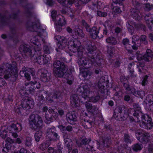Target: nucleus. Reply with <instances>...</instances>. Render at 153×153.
<instances>
[{
    "mask_svg": "<svg viewBox=\"0 0 153 153\" xmlns=\"http://www.w3.org/2000/svg\"><path fill=\"white\" fill-rule=\"evenodd\" d=\"M85 48L88 51V58L83 57L79 59L78 63L80 69H87L91 67L93 65H97L99 66H101L104 61L99 57H97L95 59L96 53L95 51L96 50V47L92 45L91 42L89 41L85 46Z\"/></svg>",
    "mask_w": 153,
    "mask_h": 153,
    "instance_id": "f257e3e1",
    "label": "nucleus"
},
{
    "mask_svg": "<svg viewBox=\"0 0 153 153\" xmlns=\"http://www.w3.org/2000/svg\"><path fill=\"white\" fill-rule=\"evenodd\" d=\"M105 82V77H101L98 82L95 86L96 89L98 91L97 92L98 95L94 96L90 98L89 97V94L92 93V91H90L91 86L85 85L79 87L77 89V92L82 97V99H81V102L83 103L87 102L88 99L89 100L90 102H97L100 99V97L99 96L100 94H104L105 93L104 83Z\"/></svg>",
    "mask_w": 153,
    "mask_h": 153,
    "instance_id": "f03ea898",
    "label": "nucleus"
},
{
    "mask_svg": "<svg viewBox=\"0 0 153 153\" xmlns=\"http://www.w3.org/2000/svg\"><path fill=\"white\" fill-rule=\"evenodd\" d=\"M17 73L16 63L13 62L11 65L7 63L5 65V68L3 67H0V76L4 74V78L7 79L10 77H16ZM7 83L3 78H0V87L6 85Z\"/></svg>",
    "mask_w": 153,
    "mask_h": 153,
    "instance_id": "7ed1b4c3",
    "label": "nucleus"
},
{
    "mask_svg": "<svg viewBox=\"0 0 153 153\" xmlns=\"http://www.w3.org/2000/svg\"><path fill=\"white\" fill-rule=\"evenodd\" d=\"M53 73L56 77L62 78L64 76L66 72L67 66L63 62L58 60L55 61L53 64Z\"/></svg>",
    "mask_w": 153,
    "mask_h": 153,
    "instance_id": "20e7f679",
    "label": "nucleus"
},
{
    "mask_svg": "<svg viewBox=\"0 0 153 153\" xmlns=\"http://www.w3.org/2000/svg\"><path fill=\"white\" fill-rule=\"evenodd\" d=\"M29 121L32 129L36 130L42 128L43 120L41 117L38 114H31L29 117Z\"/></svg>",
    "mask_w": 153,
    "mask_h": 153,
    "instance_id": "39448f33",
    "label": "nucleus"
},
{
    "mask_svg": "<svg viewBox=\"0 0 153 153\" xmlns=\"http://www.w3.org/2000/svg\"><path fill=\"white\" fill-rule=\"evenodd\" d=\"M132 3L134 8L132 7L131 9L130 15L135 20H140L142 19V16L139 9L141 8V6L136 0H132Z\"/></svg>",
    "mask_w": 153,
    "mask_h": 153,
    "instance_id": "423d86ee",
    "label": "nucleus"
},
{
    "mask_svg": "<svg viewBox=\"0 0 153 153\" xmlns=\"http://www.w3.org/2000/svg\"><path fill=\"white\" fill-rule=\"evenodd\" d=\"M35 53L33 57L36 60L37 62L41 65L45 64L49 61V59L46 55H41L40 48L39 47H36L34 50Z\"/></svg>",
    "mask_w": 153,
    "mask_h": 153,
    "instance_id": "0eeeda50",
    "label": "nucleus"
},
{
    "mask_svg": "<svg viewBox=\"0 0 153 153\" xmlns=\"http://www.w3.org/2000/svg\"><path fill=\"white\" fill-rule=\"evenodd\" d=\"M114 115L120 121L125 120L128 117V108L125 106L117 107L114 111Z\"/></svg>",
    "mask_w": 153,
    "mask_h": 153,
    "instance_id": "6e6552de",
    "label": "nucleus"
},
{
    "mask_svg": "<svg viewBox=\"0 0 153 153\" xmlns=\"http://www.w3.org/2000/svg\"><path fill=\"white\" fill-rule=\"evenodd\" d=\"M137 140L143 143H146L150 140V136L149 133L142 130H138L135 132Z\"/></svg>",
    "mask_w": 153,
    "mask_h": 153,
    "instance_id": "1a4fd4ad",
    "label": "nucleus"
},
{
    "mask_svg": "<svg viewBox=\"0 0 153 153\" xmlns=\"http://www.w3.org/2000/svg\"><path fill=\"white\" fill-rule=\"evenodd\" d=\"M46 137L50 141L56 142L59 139L60 136L56 132L55 127L48 128L46 131Z\"/></svg>",
    "mask_w": 153,
    "mask_h": 153,
    "instance_id": "9d476101",
    "label": "nucleus"
},
{
    "mask_svg": "<svg viewBox=\"0 0 153 153\" xmlns=\"http://www.w3.org/2000/svg\"><path fill=\"white\" fill-rule=\"evenodd\" d=\"M140 123H139L140 126L146 129H150L153 126V123L152 121V119L148 115L144 114L141 117Z\"/></svg>",
    "mask_w": 153,
    "mask_h": 153,
    "instance_id": "9b49d317",
    "label": "nucleus"
},
{
    "mask_svg": "<svg viewBox=\"0 0 153 153\" xmlns=\"http://www.w3.org/2000/svg\"><path fill=\"white\" fill-rule=\"evenodd\" d=\"M37 47H35L34 49H32L29 45L26 44L22 45L20 46L19 51L25 56L33 57V53H35L33 50Z\"/></svg>",
    "mask_w": 153,
    "mask_h": 153,
    "instance_id": "f8f14e48",
    "label": "nucleus"
},
{
    "mask_svg": "<svg viewBox=\"0 0 153 153\" xmlns=\"http://www.w3.org/2000/svg\"><path fill=\"white\" fill-rule=\"evenodd\" d=\"M34 104V102L33 99L26 97L22 99L21 106L25 110H27L33 108Z\"/></svg>",
    "mask_w": 153,
    "mask_h": 153,
    "instance_id": "ddd939ff",
    "label": "nucleus"
},
{
    "mask_svg": "<svg viewBox=\"0 0 153 153\" xmlns=\"http://www.w3.org/2000/svg\"><path fill=\"white\" fill-rule=\"evenodd\" d=\"M122 43L125 48L128 52L131 51L130 50L131 47L134 50H137L138 49V47L139 46L138 45H137L136 43L133 40L132 41V43L133 44V45H131L129 44V40L127 38L123 39L122 41Z\"/></svg>",
    "mask_w": 153,
    "mask_h": 153,
    "instance_id": "4468645a",
    "label": "nucleus"
},
{
    "mask_svg": "<svg viewBox=\"0 0 153 153\" xmlns=\"http://www.w3.org/2000/svg\"><path fill=\"white\" fill-rule=\"evenodd\" d=\"M111 143V140L110 138L106 136H102V141L100 143L97 142L99 146L97 148H100L102 150L104 149V147H108Z\"/></svg>",
    "mask_w": 153,
    "mask_h": 153,
    "instance_id": "2eb2a0df",
    "label": "nucleus"
},
{
    "mask_svg": "<svg viewBox=\"0 0 153 153\" xmlns=\"http://www.w3.org/2000/svg\"><path fill=\"white\" fill-rule=\"evenodd\" d=\"M40 74V79L42 81L44 82L49 81L51 78V75L46 69L42 68L39 70Z\"/></svg>",
    "mask_w": 153,
    "mask_h": 153,
    "instance_id": "dca6fc26",
    "label": "nucleus"
},
{
    "mask_svg": "<svg viewBox=\"0 0 153 153\" xmlns=\"http://www.w3.org/2000/svg\"><path fill=\"white\" fill-rule=\"evenodd\" d=\"M100 29L97 28L96 27H92L90 32V36L93 39H95L98 37L101 38L103 37V35L99 32Z\"/></svg>",
    "mask_w": 153,
    "mask_h": 153,
    "instance_id": "f3484780",
    "label": "nucleus"
},
{
    "mask_svg": "<svg viewBox=\"0 0 153 153\" xmlns=\"http://www.w3.org/2000/svg\"><path fill=\"white\" fill-rule=\"evenodd\" d=\"M133 106L134 109H131L132 111H134L133 113V115L135 116H138V117H137L138 120V118L141 119V117L145 114L141 112V107L138 103H134Z\"/></svg>",
    "mask_w": 153,
    "mask_h": 153,
    "instance_id": "a211bd4d",
    "label": "nucleus"
},
{
    "mask_svg": "<svg viewBox=\"0 0 153 153\" xmlns=\"http://www.w3.org/2000/svg\"><path fill=\"white\" fill-rule=\"evenodd\" d=\"M39 27V22H28L27 25V29L31 31L36 32L38 29Z\"/></svg>",
    "mask_w": 153,
    "mask_h": 153,
    "instance_id": "6ab92c4d",
    "label": "nucleus"
},
{
    "mask_svg": "<svg viewBox=\"0 0 153 153\" xmlns=\"http://www.w3.org/2000/svg\"><path fill=\"white\" fill-rule=\"evenodd\" d=\"M91 141V139H87L85 137H80L79 140H76V143L79 147H82L83 148L87 144L90 143Z\"/></svg>",
    "mask_w": 153,
    "mask_h": 153,
    "instance_id": "aec40b11",
    "label": "nucleus"
},
{
    "mask_svg": "<svg viewBox=\"0 0 153 153\" xmlns=\"http://www.w3.org/2000/svg\"><path fill=\"white\" fill-rule=\"evenodd\" d=\"M153 53L152 51L148 49L146 50V53L142 56V60H143L147 62L151 60L153 56Z\"/></svg>",
    "mask_w": 153,
    "mask_h": 153,
    "instance_id": "412c9836",
    "label": "nucleus"
},
{
    "mask_svg": "<svg viewBox=\"0 0 153 153\" xmlns=\"http://www.w3.org/2000/svg\"><path fill=\"white\" fill-rule=\"evenodd\" d=\"M70 100L73 107H76L78 105V102L79 101V97L77 94L71 95L70 97Z\"/></svg>",
    "mask_w": 153,
    "mask_h": 153,
    "instance_id": "4be33fe9",
    "label": "nucleus"
},
{
    "mask_svg": "<svg viewBox=\"0 0 153 153\" xmlns=\"http://www.w3.org/2000/svg\"><path fill=\"white\" fill-rule=\"evenodd\" d=\"M80 123L82 126L86 129L91 128L94 124L92 121L85 119H82L81 120Z\"/></svg>",
    "mask_w": 153,
    "mask_h": 153,
    "instance_id": "5701e85b",
    "label": "nucleus"
},
{
    "mask_svg": "<svg viewBox=\"0 0 153 153\" xmlns=\"http://www.w3.org/2000/svg\"><path fill=\"white\" fill-rule=\"evenodd\" d=\"M68 48L70 51L73 52H75L78 50V46L74 41H71L68 43Z\"/></svg>",
    "mask_w": 153,
    "mask_h": 153,
    "instance_id": "b1692460",
    "label": "nucleus"
},
{
    "mask_svg": "<svg viewBox=\"0 0 153 153\" xmlns=\"http://www.w3.org/2000/svg\"><path fill=\"white\" fill-rule=\"evenodd\" d=\"M66 119L67 121L69 123L74 122L76 120V117L74 112L73 113H68L66 115Z\"/></svg>",
    "mask_w": 153,
    "mask_h": 153,
    "instance_id": "393cba45",
    "label": "nucleus"
},
{
    "mask_svg": "<svg viewBox=\"0 0 153 153\" xmlns=\"http://www.w3.org/2000/svg\"><path fill=\"white\" fill-rule=\"evenodd\" d=\"M60 93L57 91H55L52 94L49 93L46 96V100L49 101H53V99L57 98L59 96V94Z\"/></svg>",
    "mask_w": 153,
    "mask_h": 153,
    "instance_id": "a878e982",
    "label": "nucleus"
},
{
    "mask_svg": "<svg viewBox=\"0 0 153 153\" xmlns=\"http://www.w3.org/2000/svg\"><path fill=\"white\" fill-rule=\"evenodd\" d=\"M56 20L55 21L56 23L60 25L61 26H64L66 24V21L65 20L64 17L59 15L56 18Z\"/></svg>",
    "mask_w": 153,
    "mask_h": 153,
    "instance_id": "bb28decb",
    "label": "nucleus"
},
{
    "mask_svg": "<svg viewBox=\"0 0 153 153\" xmlns=\"http://www.w3.org/2000/svg\"><path fill=\"white\" fill-rule=\"evenodd\" d=\"M58 40V44L61 46L62 48L65 47L66 45L67 41L65 37L58 36L57 39H59Z\"/></svg>",
    "mask_w": 153,
    "mask_h": 153,
    "instance_id": "cd10ccee",
    "label": "nucleus"
},
{
    "mask_svg": "<svg viewBox=\"0 0 153 153\" xmlns=\"http://www.w3.org/2000/svg\"><path fill=\"white\" fill-rule=\"evenodd\" d=\"M7 127L3 126L1 127L0 130V135L1 137L3 139L7 137Z\"/></svg>",
    "mask_w": 153,
    "mask_h": 153,
    "instance_id": "c85d7f7f",
    "label": "nucleus"
},
{
    "mask_svg": "<svg viewBox=\"0 0 153 153\" xmlns=\"http://www.w3.org/2000/svg\"><path fill=\"white\" fill-rule=\"evenodd\" d=\"M45 118L47 120V123H49L50 122L56 119V118H57V116L56 115L54 116H52L50 113H49V114H47L46 113L45 115Z\"/></svg>",
    "mask_w": 153,
    "mask_h": 153,
    "instance_id": "c756f323",
    "label": "nucleus"
},
{
    "mask_svg": "<svg viewBox=\"0 0 153 153\" xmlns=\"http://www.w3.org/2000/svg\"><path fill=\"white\" fill-rule=\"evenodd\" d=\"M146 100L148 102L147 105H148L149 107L152 105L153 106V95L149 94L146 97Z\"/></svg>",
    "mask_w": 153,
    "mask_h": 153,
    "instance_id": "7c9ffc66",
    "label": "nucleus"
},
{
    "mask_svg": "<svg viewBox=\"0 0 153 153\" xmlns=\"http://www.w3.org/2000/svg\"><path fill=\"white\" fill-rule=\"evenodd\" d=\"M50 145L51 143L49 141H47L41 144L39 146V148L42 150L44 151L47 149Z\"/></svg>",
    "mask_w": 153,
    "mask_h": 153,
    "instance_id": "2f4dec72",
    "label": "nucleus"
},
{
    "mask_svg": "<svg viewBox=\"0 0 153 153\" xmlns=\"http://www.w3.org/2000/svg\"><path fill=\"white\" fill-rule=\"evenodd\" d=\"M143 148V145L139 143H137L132 146V149L135 152L140 151Z\"/></svg>",
    "mask_w": 153,
    "mask_h": 153,
    "instance_id": "473e14b6",
    "label": "nucleus"
},
{
    "mask_svg": "<svg viewBox=\"0 0 153 153\" xmlns=\"http://www.w3.org/2000/svg\"><path fill=\"white\" fill-rule=\"evenodd\" d=\"M106 40L107 43H110L111 45H115L117 43V42L115 38L112 36L106 39Z\"/></svg>",
    "mask_w": 153,
    "mask_h": 153,
    "instance_id": "72a5a7b5",
    "label": "nucleus"
},
{
    "mask_svg": "<svg viewBox=\"0 0 153 153\" xmlns=\"http://www.w3.org/2000/svg\"><path fill=\"white\" fill-rule=\"evenodd\" d=\"M0 25H6L8 24L9 20L6 19L5 17L0 14Z\"/></svg>",
    "mask_w": 153,
    "mask_h": 153,
    "instance_id": "f704fd0d",
    "label": "nucleus"
},
{
    "mask_svg": "<svg viewBox=\"0 0 153 153\" xmlns=\"http://www.w3.org/2000/svg\"><path fill=\"white\" fill-rule=\"evenodd\" d=\"M84 149L86 151L93 152L94 151V145L92 144V143L90 142V143L87 144L83 147Z\"/></svg>",
    "mask_w": 153,
    "mask_h": 153,
    "instance_id": "c9c22d12",
    "label": "nucleus"
},
{
    "mask_svg": "<svg viewBox=\"0 0 153 153\" xmlns=\"http://www.w3.org/2000/svg\"><path fill=\"white\" fill-rule=\"evenodd\" d=\"M39 38H40V36H36L33 37L31 39L30 41L34 45H37V47H38V46L39 45Z\"/></svg>",
    "mask_w": 153,
    "mask_h": 153,
    "instance_id": "e433bc0d",
    "label": "nucleus"
},
{
    "mask_svg": "<svg viewBox=\"0 0 153 153\" xmlns=\"http://www.w3.org/2000/svg\"><path fill=\"white\" fill-rule=\"evenodd\" d=\"M133 91H131V93L133 95L140 97H142L144 95V93L142 91H136L134 88H133Z\"/></svg>",
    "mask_w": 153,
    "mask_h": 153,
    "instance_id": "4c0bfd02",
    "label": "nucleus"
},
{
    "mask_svg": "<svg viewBox=\"0 0 153 153\" xmlns=\"http://www.w3.org/2000/svg\"><path fill=\"white\" fill-rule=\"evenodd\" d=\"M145 19L146 24L153 22V15L150 14L146 15L145 16Z\"/></svg>",
    "mask_w": 153,
    "mask_h": 153,
    "instance_id": "58836bf2",
    "label": "nucleus"
},
{
    "mask_svg": "<svg viewBox=\"0 0 153 153\" xmlns=\"http://www.w3.org/2000/svg\"><path fill=\"white\" fill-rule=\"evenodd\" d=\"M11 144L10 143H6L4 146H3L2 151L5 152L7 153L11 149Z\"/></svg>",
    "mask_w": 153,
    "mask_h": 153,
    "instance_id": "ea45409f",
    "label": "nucleus"
},
{
    "mask_svg": "<svg viewBox=\"0 0 153 153\" xmlns=\"http://www.w3.org/2000/svg\"><path fill=\"white\" fill-rule=\"evenodd\" d=\"M32 139L29 137H27L24 140V144L27 146L29 147L32 145Z\"/></svg>",
    "mask_w": 153,
    "mask_h": 153,
    "instance_id": "a19ab883",
    "label": "nucleus"
},
{
    "mask_svg": "<svg viewBox=\"0 0 153 153\" xmlns=\"http://www.w3.org/2000/svg\"><path fill=\"white\" fill-rule=\"evenodd\" d=\"M42 134V132L41 131H38L36 132L34 135L35 139L36 141H39Z\"/></svg>",
    "mask_w": 153,
    "mask_h": 153,
    "instance_id": "79ce46f5",
    "label": "nucleus"
},
{
    "mask_svg": "<svg viewBox=\"0 0 153 153\" xmlns=\"http://www.w3.org/2000/svg\"><path fill=\"white\" fill-rule=\"evenodd\" d=\"M134 25L135 28H136L138 30L141 29L145 31L146 29L145 25L142 24H136L134 23Z\"/></svg>",
    "mask_w": 153,
    "mask_h": 153,
    "instance_id": "37998d69",
    "label": "nucleus"
},
{
    "mask_svg": "<svg viewBox=\"0 0 153 153\" xmlns=\"http://www.w3.org/2000/svg\"><path fill=\"white\" fill-rule=\"evenodd\" d=\"M48 152L49 153H62V152L60 149H56L54 148L49 147L48 149Z\"/></svg>",
    "mask_w": 153,
    "mask_h": 153,
    "instance_id": "c03bdc74",
    "label": "nucleus"
},
{
    "mask_svg": "<svg viewBox=\"0 0 153 153\" xmlns=\"http://www.w3.org/2000/svg\"><path fill=\"white\" fill-rule=\"evenodd\" d=\"M124 140L125 142L127 143H130L132 141L129 135L127 134H124Z\"/></svg>",
    "mask_w": 153,
    "mask_h": 153,
    "instance_id": "a18cd8bd",
    "label": "nucleus"
},
{
    "mask_svg": "<svg viewBox=\"0 0 153 153\" xmlns=\"http://www.w3.org/2000/svg\"><path fill=\"white\" fill-rule=\"evenodd\" d=\"M82 23L83 26L85 27L87 31L90 32L91 30V29L90 26L87 24V23L84 20H82Z\"/></svg>",
    "mask_w": 153,
    "mask_h": 153,
    "instance_id": "49530a36",
    "label": "nucleus"
},
{
    "mask_svg": "<svg viewBox=\"0 0 153 153\" xmlns=\"http://www.w3.org/2000/svg\"><path fill=\"white\" fill-rule=\"evenodd\" d=\"M153 8V5L149 3H146L144 4V9L145 10L149 11Z\"/></svg>",
    "mask_w": 153,
    "mask_h": 153,
    "instance_id": "de8ad7c7",
    "label": "nucleus"
},
{
    "mask_svg": "<svg viewBox=\"0 0 153 153\" xmlns=\"http://www.w3.org/2000/svg\"><path fill=\"white\" fill-rule=\"evenodd\" d=\"M113 6V8H112L114 13L116 14H117L120 13L122 12L121 10L120 9V8L118 6H115L114 5L112 6Z\"/></svg>",
    "mask_w": 153,
    "mask_h": 153,
    "instance_id": "09e8293b",
    "label": "nucleus"
},
{
    "mask_svg": "<svg viewBox=\"0 0 153 153\" xmlns=\"http://www.w3.org/2000/svg\"><path fill=\"white\" fill-rule=\"evenodd\" d=\"M61 127L63 131L66 130L68 132H71L73 130V127L71 126L68 125L65 127L62 125L61 126Z\"/></svg>",
    "mask_w": 153,
    "mask_h": 153,
    "instance_id": "8fccbe9b",
    "label": "nucleus"
},
{
    "mask_svg": "<svg viewBox=\"0 0 153 153\" xmlns=\"http://www.w3.org/2000/svg\"><path fill=\"white\" fill-rule=\"evenodd\" d=\"M91 0H79L78 1V2L75 5L77 7H79L82 4H85L89 2Z\"/></svg>",
    "mask_w": 153,
    "mask_h": 153,
    "instance_id": "3c124183",
    "label": "nucleus"
},
{
    "mask_svg": "<svg viewBox=\"0 0 153 153\" xmlns=\"http://www.w3.org/2000/svg\"><path fill=\"white\" fill-rule=\"evenodd\" d=\"M43 49L45 53H50L51 48L46 45H44Z\"/></svg>",
    "mask_w": 153,
    "mask_h": 153,
    "instance_id": "603ef678",
    "label": "nucleus"
},
{
    "mask_svg": "<svg viewBox=\"0 0 153 153\" xmlns=\"http://www.w3.org/2000/svg\"><path fill=\"white\" fill-rule=\"evenodd\" d=\"M64 141L65 144L72 142L71 140L68 137V134H66L63 136Z\"/></svg>",
    "mask_w": 153,
    "mask_h": 153,
    "instance_id": "864d4df0",
    "label": "nucleus"
},
{
    "mask_svg": "<svg viewBox=\"0 0 153 153\" xmlns=\"http://www.w3.org/2000/svg\"><path fill=\"white\" fill-rule=\"evenodd\" d=\"M123 86L124 89L126 91H128L130 92L131 93V91H133V89H131L128 84L126 83H124L123 84Z\"/></svg>",
    "mask_w": 153,
    "mask_h": 153,
    "instance_id": "5fc2aeb1",
    "label": "nucleus"
},
{
    "mask_svg": "<svg viewBox=\"0 0 153 153\" xmlns=\"http://www.w3.org/2000/svg\"><path fill=\"white\" fill-rule=\"evenodd\" d=\"M81 72V75L84 78L88 76H90L91 74L89 71H82Z\"/></svg>",
    "mask_w": 153,
    "mask_h": 153,
    "instance_id": "6e6d98bb",
    "label": "nucleus"
},
{
    "mask_svg": "<svg viewBox=\"0 0 153 153\" xmlns=\"http://www.w3.org/2000/svg\"><path fill=\"white\" fill-rule=\"evenodd\" d=\"M14 127L16 128L18 132L20 131L22 129V126L21 123H17L14 124Z\"/></svg>",
    "mask_w": 153,
    "mask_h": 153,
    "instance_id": "4d7b16f0",
    "label": "nucleus"
},
{
    "mask_svg": "<svg viewBox=\"0 0 153 153\" xmlns=\"http://www.w3.org/2000/svg\"><path fill=\"white\" fill-rule=\"evenodd\" d=\"M134 117V118L133 117H130V120L131 121V122H132L133 121H135L136 122L139 123H140L141 121V119H142V118L141 117V119H139V118H138V120L137 119L138 116H135L134 115H133Z\"/></svg>",
    "mask_w": 153,
    "mask_h": 153,
    "instance_id": "13d9d810",
    "label": "nucleus"
},
{
    "mask_svg": "<svg viewBox=\"0 0 153 153\" xmlns=\"http://www.w3.org/2000/svg\"><path fill=\"white\" fill-rule=\"evenodd\" d=\"M60 15H57L56 11L55 10H53L51 12V16L53 20L55 21L56 20V18Z\"/></svg>",
    "mask_w": 153,
    "mask_h": 153,
    "instance_id": "bf43d9fd",
    "label": "nucleus"
},
{
    "mask_svg": "<svg viewBox=\"0 0 153 153\" xmlns=\"http://www.w3.org/2000/svg\"><path fill=\"white\" fill-rule=\"evenodd\" d=\"M14 124H12L9 128V131L10 133H13V131L18 132L15 127H14Z\"/></svg>",
    "mask_w": 153,
    "mask_h": 153,
    "instance_id": "052dcab7",
    "label": "nucleus"
},
{
    "mask_svg": "<svg viewBox=\"0 0 153 153\" xmlns=\"http://www.w3.org/2000/svg\"><path fill=\"white\" fill-rule=\"evenodd\" d=\"M104 128L107 131H111L112 130V128L111 126L108 124H105Z\"/></svg>",
    "mask_w": 153,
    "mask_h": 153,
    "instance_id": "680f3d73",
    "label": "nucleus"
},
{
    "mask_svg": "<svg viewBox=\"0 0 153 153\" xmlns=\"http://www.w3.org/2000/svg\"><path fill=\"white\" fill-rule=\"evenodd\" d=\"M148 77V76L146 75H145L143 78V79L142 82V85L143 86H145L146 85L148 82L147 79Z\"/></svg>",
    "mask_w": 153,
    "mask_h": 153,
    "instance_id": "e2e57ef3",
    "label": "nucleus"
},
{
    "mask_svg": "<svg viewBox=\"0 0 153 153\" xmlns=\"http://www.w3.org/2000/svg\"><path fill=\"white\" fill-rule=\"evenodd\" d=\"M97 14L100 16L105 17L107 16V13H106L105 12H102L100 11H97Z\"/></svg>",
    "mask_w": 153,
    "mask_h": 153,
    "instance_id": "0e129e2a",
    "label": "nucleus"
},
{
    "mask_svg": "<svg viewBox=\"0 0 153 153\" xmlns=\"http://www.w3.org/2000/svg\"><path fill=\"white\" fill-rule=\"evenodd\" d=\"M33 86L29 87L27 90V92L30 94H33L34 93V89H33Z\"/></svg>",
    "mask_w": 153,
    "mask_h": 153,
    "instance_id": "69168bd1",
    "label": "nucleus"
},
{
    "mask_svg": "<svg viewBox=\"0 0 153 153\" xmlns=\"http://www.w3.org/2000/svg\"><path fill=\"white\" fill-rule=\"evenodd\" d=\"M129 26L128 28V30L131 35H132L134 32V29L133 26L129 25Z\"/></svg>",
    "mask_w": 153,
    "mask_h": 153,
    "instance_id": "338daca9",
    "label": "nucleus"
},
{
    "mask_svg": "<svg viewBox=\"0 0 153 153\" xmlns=\"http://www.w3.org/2000/svg\"><path fill=\"white\" fill-rule=\"evenodd\" d=\"M148 149L149 152L150 153H153V144L151 143L149 144Z\"/></svg>",
    "mask_w": 153,
    "mask_h": 153,
    "instance_id": "774afa93",
    "label": "nucleus"
}]
</instances>
